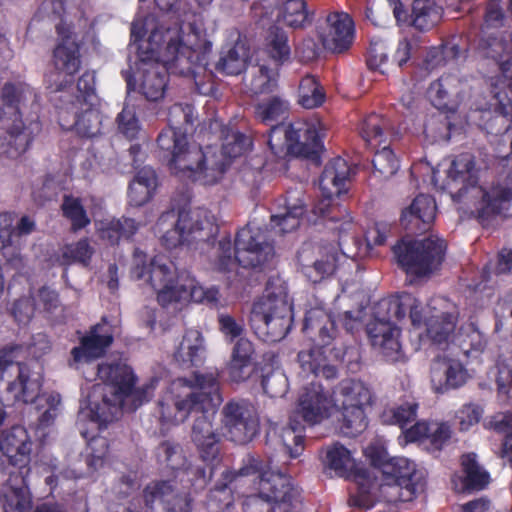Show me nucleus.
Returning <instances> with one entry per match:
<instances>
[{
    "label": "nucleus",
    "mask_w": 512,
    "mask_h": 512,
    "mask_svg": "<svg viewBox=\"0 0 512 512\" xmlns=\"http://www.w3.org/2000/svg\"><path fill=\"white\" fill-rule=\"evenodd\" d=\"M219 268L231 270L236 264L244 268L262 267L274 257V248L266 232L254 223L239 230L235 239L234 257L228 238L218 242Z\"/></svg>",
    "instance_id": "nucleus-14"
},
{
    "label": "nucleus",
    "mask_w": 512,
    "mask_h": 512,
    "mask_svg": "<svg viewBox=\"0 0 512 512\" xmlns=\"http://www.w3.org/2000/svg\"><path fill=\"white\" fill-rule=\"evenodd\" d=\"M442 13V7L438 6L434 0H414L412 23L419 30H428L439 23Z\"/></svg>",
    "instance_id": "nucleus-43"
},
{
    "label": "nucleus",
    "mask_w": 512,
    "mask_h": 512,
    "mask_svg": "<svg viewBox=\"0 0 512 512\" xmlns=\"http://www.w3.org/2000/svg\"><path fill=\"white\" fill-rule=\"evenodd\" d=\"M278 19L292 28L304 27L310 21L305 1L287 0L278 11Z\"/></svg>",
    "instance_id": "nucleus-48"
},
{
    "label": "nucleus",
    "mask_w": 512,
    "mask_h": 512,
    "mask_svg": "<svg viewBox=\"0 0 512 512\" xmlns=\"http://www.w3.org/2000/svg\"><path fill=\"white\" fill-rule=\"evenodd\" d=\"M390 126V122L386 118L373 113L363 119L359 131L367 146L376 149L386 143Z\"/></svg>",
    "instance_id": "nucleus-40"
},
{
    "label": "nucleus",
    "mask_w": 512,
    "mask_h": 512,
    "mask_svg": "<svg viewBox=\"0 0 512 512\" xmlns=\"http://www.w3.org/2000/svg\"><path fill=\"white\" fill-rule=\"evenodd\" d=\"M62 211L64 216L71 221L74 231L82 229L90 223V219L78 198L65 196Z\"/></svg>",
    "instance_id": "nucleus-55"
},
{
    "label": "nucleus",
    "mask_w": 512,
    "mask_h": 512,
    "mask_svg": "<svg viewBox=\"0 0 512 512\" xmlns=\"http://www.w3.org/2000/svg\"><path fill=\"white\" fill-rule=\"evenodd\" d=\"M180 276L181 273L166 257L157 256L148 263L144 253H134L131 277L149 284L156 291L157 300L162 306L173 303Z\"/></svg>",
    "instance_id": "nucleus-17"
},
{
    "label": "nucleus",
    "mask_w": 512,
    "mask_h": 512,
    "mask_svg": "<svg viewBox=\"0 0 512 512\" xmlns=\"http://www.w3.org/2000/svg\"><path fill=\"white\" fill-rule=\"evenodd\" d=\"M471 87L466 80L456 74L441 76L431 83L428 97L438 109L455 111L460 104L470 97Z\"/></svg>",
    "instance_id": "nucleus-25"
},
{
    "label": "nucleus",
    "mask_w": 512,
    "mask_h": 512,
    "mask_svg": "<svg viewBox=\"0 0 512 512\" xmlns=\"http://www.w3.org/2000/svg\"><path fill=\"white\" fill-rule=\"evenodd\" d=\"M335 410L334 397L320 384L311 383L299 394L294 416H300L305 423L315 425L329 418Z\"/></svg>",
    "instance_id": "nucleus-24"
},
{
    "label": "nucleus",
    "mask_w": 512,
    "mask_h": 512,
    "mask_svg": "<svg viewBox=\"0 0 512 512\" xmlns=\"http://www.w3.org/2000/svg\"><path fill=\"white\" fill-rule=\"evenodd\" d=\"M113 336L106 323L94 326L88 335L81 339L80 346L71 351L72 361L70 365L80 369L81 365L88 364L104 355L111 345Z\"/></svg>",
    "instance_id": "nucleus-29"
},
{
    "label": "nucleus",
    "mask_w": 512,
    "mask_h": 512,
    "mask_svg": "<svg viewBox=\"0 0 512 512\" xmlns=\"http://www.w3.org/2000/svg\"><path fill=\"white\" fill-rule=\"evenodd\" d=\"M383 474L390 475V478L416 490L421 491L423 489V472L417 470L416 464L405 457L391 458L384 464Z\"/></svg>",
    "instance_id": "nucleus-35"
},
{
    "label": "nucleus",
    "mask_w": 512,
    "mask_h": 512,
    "mask_svg": "<svg viewBox=\"0 0 512 512\" xmlns=\"http://www.w3.org/2000/svg\"><path fill=\"white\" fill-rule=\"evenodd\" d=\"M431 374L432 381L443 389L460 387L469 377L463 365L454 359L435 361Z\"/></svg>",
    "instance_id": "nucleus-36"
},
{
    "label": "nucleus",
    "mask_w": 512,
    "mask_h": 512,
    "mask_svg": "<svg viewBox=\"0 0 512 512\" xmlns=\"http://www.w3.org/2000/svg\"><path fill=\"white\" fill-rule=\"evenodd\" d=\"M407 311L412 325H424L426 337L436 345L447 344L455 330L458 311L445 298H434L425 307L410 294L383 300L378 304L374 320L367 325V333L372 346L389 361L402 358L397 323L405 318Z\"/></svg>",
    "instance_id": "nucleus-2"
},
{
    "label": "nucleus",
    "mask_w": 512,
    "mask_h": 512,
    "mask_svg": "<svg viewBox=\"0 0 512 512\" xmlns=\"http://www.w3.org/2000/svg\"><path fill=\"white\" fill-rule=\"evenodd\" d=\"M333 397L340 432L349 437L357 436L367 427L366 411L373 403L372 390L362 381L342 380L334 389Z\"/></svg>",
    "instance_id": "nucleus-15"
},
{
    "label": "nucleus",
    "mask_w": 512,
    "mask_h": 512,
    "mask_svg": "<svg viewBox=\"0 0 512 512\" xmlns=\"http://www.w3.org/2000/svg\"><path fill=\"white\" fill-rule=\"evenodd\" d=\"M454 342L467 357L476 358L486 347L484 335L473 323L462 326L454 337Z\"/></svg>",
    "instance_id": "nucleus-42"
},
{
    "label": "nucleus",
    "mask_w": 512,
    "mask_h": 512,
    "mask_svg": "<svg viewBox=\"0 0 512 512\" xmlns=\"http://www.w3.org/2000/svg\"><path fill=\"white\" fill-rule=\"evenodd\" d=\"M504 170L488 186L477 185L479 169L470 154L457 156L447 170L444 188L450 191L460 209L486 224L499 215L512 216V157Z\"/></svg>",
    "instance_id": "nucleus-4"
},
{
    "label": "nucleus",
    "mask_w": 512,
    "mask_h": 512,
    "mask_svg": "<svg viewBox=\"0 0 512 512\" xmlns=\"http://www.w3.org/2000/svg\"><path fill=\"white\" fill-rule=\"evenodd\" d=\"M248 48L242 42H237L227 51H223L216 68L227 75H238L246 66L248 59Z\"/></svg>",
    "instance_id": "nucleus-45"
},
{
    "label": "nucleus",
    "mask_w": 512,
    "mask_h": 512,
    "mask_svg": "<svg viewBox=\"0 0 512 512\" xmlns=\"http://www.w3.org/2000/svg\"><path fill=\"white\" fill-rule=\"evenodd\" d=\"M351 168L343 158H335L326 166L321 175L319 186L323 199L313 208L314 214L320 217H328L334 213L336 207L332 206L333 196H338L346 191V182L349 180Z\"/></svg>",
    "instance_id": "nucleus-23"
},
{
    "label": "nucleus",
    "mask_w": 512,
    "mask_h": 512,
    "mask_svg": "<svg viewBox=\"0 0 512 512\" xmlns=\"http://www.w3.org/2000/svg\"><path fill=\"white\" fill-rule=\"evenodd\" d=\"M74 127L77 133L84 137H94L98 135L101 127L100 112L91 106L86 108L83 113L77 115Z\"/></svg>",
    "instance_id": "nucleus-53"
},
{
    "label": "nucleus",
    "mask_w": 512,
    "mask_h": 512,
    "mask_svg": "<svg viewBox=\"0 0 512 512\" xmlns=\"http://www.w3.org/2000/svg\"><path fill=\"white\" fill-rule=\"evenodd\" d=\"M223 435L237 444L252 441L259 433L256 408L245 400H231L221 410Z\"/></svg>",
    "instance_id": "nucleus-20"
},
{
    "label": "nucleus",
    "mask_w": 512,
    "mask_h": 512,
    "mask_svg": "<svg viewBox=\"0 0 512 512\" xmlns=\"http://www.w3.org/2000/svg\"><path fill=\"white\" fill-rule=\"evenodd\" d=\"M318 33L326 49L340 53L348 49L353 42V21L347 13H331L327 16L325 24L319 28Z\"/></svg>",
    "instance_id": "nucleus-28"
},
{
    "label": "nucleus",
    "mask_w": 512,
    "mask_h": 512,
    "mask_svg": "<svg viewBox=\"0 0 512 512\" xmlns=\"http://www.w3.org/2000/svg\"><path fill=\"white\" fill-rule=\"evenodd\" d=\"M484 426L504 435L501 457L512 466V415L507 412L497 413L487 419Z\"/></svg>",
    "instance_id": "nucleus-46"
},
{
    "label": "nucleus",
    "mask_w": 512,
    "mask_h": 512,
    "mask_svg": "<svg viewBox=\"0 0 512 512\" xmlns=\"http://www.w3.org/2000/svg\"><path fill=\"white\" fill-rule=\"evenodd\" d=\"M98 377L102 383L92 386L79 411V420L90 419L98 427L117 418L121 409L132 411L138 408L150 399L155 388L154 381L133 388V371L124 363L99 365Z\"/></svg>",
    "instance_id": "nucleus-5"
},
{
    "label": "nucleus",
    "mask_w": 512,
    "mask_h": 512,
    "mask_svg": "<svg viewBox=\"0 0 512 512\" xmlns=\"http://www.w3.org/2000/svg\"><path fill=\"white\" fill-rule=\"evenodd\" d=\"M218 382L213 373H195L191 385L173 382L159 402V420L164 429L184 422L192 411H205L220 402Z\"/></svg>",
    "instance_id": "nucleus-7"
},
{
    "label": "nucleus",
    "mask_w": 512,
    "mask_h": 512,
    "mask_svg": "<svg viewBox=\"0 0 512 512\" xmlns=\"http://www.w3.org/2000/svg\"><path fill=\"white\" fill-rule=\"evenodd\" d=\"M57 31L60 41L53 52L56 72L46 78L48 87L53 91L64 89L81 66L79 46L70 29L60 24L57 26Z\"/></svg>",
    "instance_id": "nucleus-21"
},
{
    "label": "nucleus",
    "mask_w": 512,
    "mask_h": 512,
    "mask_svg": "<svg viewBox=\"0 0 512 512\" xmlns=\"http://www.w3.org/2000/svg\"><path fill=\"white\" fill-rule=\"evenodd\" d=\"M218 290L214 287L204 288L188 273L182 272L173 303L193 301L196 303H216Z\"/></svg>",
    "instance_id": "nucleus-34"
},
{
    "label": "nucleus",
    "mask_w": 512,
    "mask_h": 512,
    "mask_svg": "<svg viewBox=\"0 0 512 512\" xmlns=\"http://www.w3.org/2000/svg\"><path fill=\"white\" fill-rule=\"evenodd\" d=\"M294 417L290 419L289 426L284 427L279 435L284 451L291 458H297L303 450L302 427Z\"/></svg>",
    "instance_id": "nucleus-50"
},
{
    "label": "nucleus",
    "mask_w": 512,
    "mask_h": 512,
    "mask_svg": "<svg viewBox=\"0 0 512 512\" xmlns=\"http://www.w3.org/2000/svg\"><path fill=\"white\" fill-rule=\"evenodd\" d=\"M262 387L271 397H282L288 390V379L282 371H273L264 376Z\"/></svg>",
    "instance_id": "nucleus-61"
},
{
    "label": "nucleus",
    "mask_w": 512,
    "mask_h": 512,
    "mask_svg": "<svg viewBox=\"0 0 512 512\" xmlns=\"http://www.w3.org/2000/svg\"><path fill=\"white\" fill-rule=\"evenodd\" d=\"M136 50L133 77L137 90L147 101L159 102L168 87V72L195 76V68L206 65L211 42L197 22L160 24Z\"/></svg>",
    "instance_id": "nucleus-1"
},
{
    "label": "nucleus",
    "mask_w": 512,
    "mask_h": 512,
    "mask_svg": "<svg viewBox=\"0 0 512 512\" xmlns=\"http://www.w3.org/2000/svg\"><path fill=\"white\" fill-rule=\"evenodd\" d=\"M325 461L328 467L338 476H354L356 483L357 475L368 474L357 469V463L353 457V453L339 443H334L327 448Z\"/></svg>",
    "instance_id": "nucleus-37"
},
{
    "label": "nucleus",
    "mask_w": 512,
    "mask_h": 512,
    "mask_svg": "<svg viewBox=\"0 0 512 512\" xmlns=\"http://www.w3.org/2000/svg\"><path fill=\"white\" fill-rule=\"evenodd\" d=\"M4 496L10 509L17 512H28L31 508L32 498L24 478L20 485L7 487Z\"/></svg>",
    "instance_id": "nucleus-52"
},
{
    "label": "nucleus",
    "mask_w": 512,
    "mask_h": 512,
    "mask_svg": "<svg viewBox=\"0 0 512 512\" xmlns=\"http://www.w3.org/2000/svg\"><path fill=\"white\" fill-rule=\"evenodd\" d=\"M286 110V102L278 97H273L268 102L258 104L255 113L259 120L270 124L280 118Z\"/></svg>",
    "instance_id": "nucleus-57"
},
{
    "label": "nucleus",
    "mask_w": 512,
    "mask_h": 512,
    "mask_svg": "<svg viewBox=\"0 0 512 512\" xmlns=\"http://www.w3.org/2000/svg\"><path fill=\"white\" fill-rule=\"evenodd\" d=\"M462 466L466 477L460 486L456 484L455 478L452 480L455 490L460 492L468 488L482 489L488 484L489 475L477 464L475 454L464 455Z\"/></svg>",
    "instance_id": "nucleus-44"
},
{
    "label": "nucleus",
    "mask_w": 512,
    "mask_h": 512,
    "mask_svg": "<svg viewBox=\"0 0 512 512\" xmlns=\"http://www.w3.org/2000/svg\"><path fill=\"white\" fill-rule=\"evenodd\" d=\"M496 384L500 397L506 400L508 391L512 386V352L499 358Z\"/></svg>",
    "instance_id": "nucleus-56"
},
{
    "label": "nucleus",
    "mask_w": 512,
    "mask_h": 512,
    "mask_svg": "<svg viewBox=\"0 0 512 512\" xmlns=\"http://www.w3.org/2000/svg\"><path fill=\"white\" fill-rule=\"evenodd\" d=\"M420 491L404 485L397 480L387 478L386 481H378L370 475H357V493L351 497L352 505L369 509L378 497L384 498L387 502L411 501Z\"/></svg>",
    "instance_id": "nucleus-19"
},
{
    "label": "nucleus",
    "mask_w": 512,
    "mask_h": 512,
    "mask_svg": "<svg viewBox=\"0 0 512 512\" xmlns=\"http://www.w3.org/2000/svg\"><path fill=\"white\" fill-rule=\"evenodd\" d=\"M145 512H153L155 502L163 505L165 512H191L192 499L170 482H152L143 490Z\"/></svg>",
    "instance_id": "nucleus-27"
},
{
    "label": "nucleus",
    "mask_w": 512,
    "mask_h": 512,
    "mask_svg": "<svg viewBox=\"0 0 512 512\" xmlns=\"http://www.w3.org/2000/svg\"><path fill=\"white\" fill-rule=\"evenodd\" d=\"M306 211L305 193L302 189L287 192L282 211L271 216V228L275 234L283 235L296 230Z\"/></svg>",
    "instance_id": "nucleus-30"
},
{
    "label": "nucleus",
    "mask_w": 512,
    "mask_h": 512,
    "mask_svg": "<svg viewBox=\"0 0 512 512\" xmlns=\"http://www.w3.org/2000/svg\"><path fill=\"white\" fill-rule=\"evenodd\" d=\"M3 99L7 110L0 115V154L17 158L24 153L34 136L40 131L38 121L25 124L19 111L20 104L34 102L36 94L24 83L6 84Z\"/></svg>",
    "instance_id": "nucleus-11"
},
{
    "label": "nucleus",
    "mask_w": 512,
    "mask_h": 512,
    "mask_svg": "<svg viewBox=\"0 0 512 512\" xmlns=\"http://www.w3.org/2000/svg\"><path fill=\"white\" fill-rule=\"evenodd\" d=\"M387 63L388 55L386 44L383 41H375L371 43L367 57L368 67L371 70L385 73V67L387 66Z\"/></svg>",
    "instance_id": "nucleus-64"
},
{
    "label": "nucleus",
    "mask_w": 512,
    "mask_h": 512,
    "mask_svg": "<svg viewBox=\"0 0 512 512\" xmlns=\"http://www.w3.org/2000/svg\"><path fill=\"white\" fill-rule=\"evenodd\" d=\"M436 212L435 200L429 195L419 194L409 206L403 209L401 223L410 231H425L434 222Z\"/></svg>",
    "instance_id": "nucleus-31"
},
{
    "label": "nucleus",
    "mask_w": 512,
    "mask_h": 512,
    "mask_svg": "<svg viewBox=\"0 0 512 512\" xmlns=\"http://www.w3.org/2000/svg\"><path fill=\"white\" fill-rule=\"evenodd\" d=\"M118 131L128 139H135L141 131V124L134 105L125 103L116 118Z\"/></svg>",
    "instance_id": "nucleus-51"
},
{
    "label": "nucleus",
    "mask_w": 512,
    "mask_h": 512,
    "mask_svg": "<svg viewBox=\"0 0 512 512\" xmlns=\"http://www.w3.org/2000/svg\"><path fill=\"white\" fill-rule=\"evenodd\" d=\"M6 413L0 401V426L3 424ZM33 443L22 426H13L0 435V452L9 463L20 469L27 468L31 460Z\"/></svg>",
    "instance_id": "nucleus-26"
},
{
    "label": "nucleus",
    "mask_w": 512,
    "mask_h": 512,
    "mask_svg": "<svg viewBox=\"0 0 512 512\" xmlns=\"http://www.w3.org/2000/svg\"><path fill=\"white\" fill-rule=\"evenodd\" d=\"M477 53L483 66L488 68L492 65L494 68L484 75L491 94L487 109L509 115L512 113V32L482 38Z\"/></svg>",
    "instance_id": "nucleus-8"
},
{
    "label": "nucleus",
    "mask_w": 512,
    "mask_h": 512,
    "mask_svg": "<svg viewBox=\"0 0 512 512\" xmlns=\"http://www.w3.org/2000/svg\"><path fill=\"white\" fill-rule=\"evenodd\" d=\"M340 260L335 245L304 244L298 252V263L305 277L317 283L331 275Z\"/></svg>",
    "instance_id": "nucleus-22"
},
{
    "label": "nucleus",
    "mask_w": 512,
    "mask_h": 512,
    "mask_svg": "<svg viewBox=\"0 0 512 512\" xmlns=\"http://www.w3.org/2000/svg\"><path fill=\"white\" fill-rule=\"evenodd\" d=\"M278 67L266 63L265 58H258L257 63L248 67L245 76V86L252 95H262L273 92L277 87Z\"/></svg>",
    "instance_id": "nucleus-33"
},
{
    "label": "nucleus",
    "mask_w": 512,
    "mask_h": 512,
    "mask_svg": "<svg viewBox=\"0 0 512 512\" xmlns=\"http://www.w3.org/2000/svg\"><path fill=\"white\" fill-rule=\"evenodd\" d=\"M158 146L171 155L169 167L182 178L213 185L222 179L232 159L242 155L250 140L237 131H229L221 149L190 144L184 132L172 126L164 129L157 138Z\"/></svg>",
    "instance_id": "nucleus-3"
},
{
    "label": "nucleus",
    "mask_w": 512,
    "mask_h": 512,
    "mask_svg": "<svg viewBox=\"0 0 512 512\" xmlns=\"http://www.w3.org/2000/svg\"><path fill=\"white\" fill-rule=\"evenodd\" d=\"M159 232L164 231L162 243L169 249L181 244L203 249L217 234L213 216L205 209H183L162 214L157 222Z\"/></svg>",
    "instance_id": "nucleus-13"
},
{
    "label": "nucleus",
    "mask_w": 512,
    "mask_h": 512,
    "mask_svg": "<svg viewBox=\"0 0 512 512\" xmlns=\"http://www.w3.org/2000/svg\"><path fill=\"white\" fill-rule=\"evenodd\" d=\"M272 459L263 465L256 457L248 455L242 467L236 471H226L224 478L229 481H242L252 477L258 495L247 497L244 512H293L297 503V491L284 474L272 471Z\"/></svg>",
    "instance_id": "nucleus-6"
},
{
    "label": "nucleus",
    "mask_w": 512,
    "mask_h": 512,
    "mask_svg": "<svg viewBox=\"0 0 512 512\" xmlns=\"http://www.w3.org/2000/svg\"><path fill=\"white\" fill-rule=\"evenodd\" d=\"M91 453L87 458V465L90 472L102 468L107 461L108 442L103 437H92L89 442Z\"/></svg>",
    "instance_id": "nucleus-59"
},
{
    "label": "nucleus",
    "mask_w": 512,
    "mask_h": 512,
    "mask_svg": "<svg viewBox=\"0 0 512 512\" xmlns=\"http://www.w3.org/2000/svg\"><path fill=\"white\" fill-rule=\"evenodd\" d=\"M483 416V409L476 403L462 405L455 414L459 429L468 431L477 425Z\"/></svg>",
    "instance_id": "nucleus-58"
},
{
    "label": "nucleus",
    "mask_w": 512,
    "mask_h": 512,
    "mask_svg": "<svg viewBox=\"0 0 512 512\" xmlns=\"http://www.w3.org/2000/svg\"><path fill=\"white\" fill-rule=\"evenodd\" d=\"M325 99L322 87L313 76L304 77L299 85V104L306 109L320 106Z\"/></svg>",
    "instance_id": "nucleus-49"
},
{
    "label": "nucleus",
    "mask_w": 512,
    "mask_h": 512,
    "mask_svg": "<svg viewBox=\"0 0 512 512\" xmlns=\"http://www.w3.org/2000/svg\"><path fill=\"white\" fill-rule=\"evenodd\" d=\"M261 54L259 58H264L263 56L266 55L270 57L272 64L281 65L290 55L286 34L278 28L271 29L266 38L265 49Z\"/></svg>",
    "instance_id": "nucleus-47"
},
{
    "label": "nucleus",
    "mask_w": 512,
    "mask_h": 512,
    "mask_svg": "<svg viewBox=\"0 0 512 512\" xmlns=\"http://www.w3.org/2000/svg\"><path fill=\"white\" fill-rule=\"evenodd\" d=\"M205 354L203 337L198 330H189L175 352V358L184 365H197Z\"/></svg>",
    "instance_id": "nucleus-41"
},
{
    "label": "nucleus",
    "mask_w": 512,
    "mask_h": 512,
    "mask_svg": "<svg viewBox=\"0 0 512 512\" xmlns=\"http://www.w3.org/2000/svg\"><path fill=\"white\" fill-rule=\"evenodd\" d=\"M93 253L94 250L90 246L89 241L83 239L75 244L67 245L64 249L63 257L73 262L88 265Z\"/></svg>",
    "instance_id": "nucleus-63"
},
{
    "label": "nucleus",
    "mask_w": 512,
    "mask_h": 512,
    "mask_svg": "<svg viewBox=\"0 0 512 512\" xmlns=\"http://www.w3.org/2000/svg\"><path fill=\"white\" fill-rule=\"evenodd\" d=\"M96 230L102 240L113 245L122 238L131 237L137 230V225L130 218H106L96 222Z\"/></svg>",
    "instance_id": "nucleus-39"
},
{
    "label": "nucleus",
    "mask_w": 512,
    "mask_h": 512,
    "mask_svg": "<svg viewBox=\"0 0 512 512\" xmlns=\"http://www.w3.org/2000/svg\"><path fill=\"white\" fill-rule=\"evenodd\" d=\"M22 354L23 349L18 346L3 349L0 352L1 376L8 369H15L18 373L17 379L8 384L7 393L12 396L14 402L29 403L36 400V410L40 413L39 425L50 426L61 413L60 395L57 393L39 395L42 385L41 376L38 372L31 371L27 365L20 363Z\"/></svg>",
    "instance_id": "nucleus-9"
},
{
    "label": "nucleus",
    "mask_w": 512,
    "mask_h": 512,
    "mask_svg": "<svg viewBox=\"0 0 512 512\" xmlns=\"http://www.w3.org/2000/svg\"><path fill=\"white\" fill-rule=\"evenodd\" d=\"M157 187V176L151 167L139 170L129 186V202L133 206L146 204L153 196Z\"/></svg>",
    "instance_id": "nucleus-38"
},
{
    "label": "nucleus",
    "mask_w": 512,
    "mask_h": 512,
    "mask_svg": "<svg viewBox=\"0 0 512 512\" xmlns=\"http://www.w3.org/2000/svg\"><path fill=\"white\" fill-rule=\"evenodd\" d=\"M207 410H205L206 412ZM202 414L193 423L191 439L200 452L204 461H213L219 453L220 434L213 428L210 418Z\"/></svg>",
    "instance_id": "nucleus-32"
},
{
    "label": "nucleus",
    "mask_w": 512,
    "mask_h": 512,
    "mask_svg": "<svg viewBox=\"0 0 512 512\" xmlns=\"http://www.w3.org/2000/svg\"><path fill=\"white\" fill-rule=\"evenodd\" d=\"M452 429L447 422H429L427 441L434 450H440L451 438Z\"/></svg>",
    "instance_id": "nucleus-62"
},
{
    "label": "nucleus",
    "mask_w": 512,
    "mask_h": 512,
    "mask_svg": "<svg viewBox=\"0 0 512 512\" xmlns=\"http://www.w3.org/2000/svg\"><path fill=\"white\" fill-rule=\"evenodd\" d=\"M292 320L287 283L280 276H273L268 280L263 296L253 304L251 326L263 340L276 342L289 332Z\"/></svg>",
    "instance_id": "nucleus-12"
},
{
    "label": "nucleus",
    "mask_w": 512,
    "mask_h": 512,
    "mask_svg": "<svg viewBox=\"0 0 512 512\" xmlns=\"http://www.w3.org/2000/svg\"><path fill=\"white\" fill-rule=\"evenodd\" d=\"M325 130L319 120L272 126L268 144L275 154L285 148L288 153L314 158L323 147L321 140Z\"/></svg>",
    "instance_id": "nucleus-16"
},
{
    "label": "nucleus",
    "mask_w": 512,
    "mask_h": 512,
    "mask_svg": "<svg viewBox=\"0 0 512 512\" xmlns=\"http://www.w3.org/2000/svg\"><path fill=\"white\" fill-rule=\"evenodd\" d=\"M36 309L35 296H24L13 303L11 313L19 324L26 325L33 318Z\"/></svg>",
    "instance_id": "nucleus-60"
},
{
    "label": "nucleus",
    "mask_w": 512,
    "mask_h": 512,
    "mask_svg": "<svg viewBox=\"0 0 512 512\" xmlns=\"http://www.w3.org/2000/svg\"><path fill=\"white\" fill-rule=\"evenodd\" d=\"M376 149L377 150L372 161L374 172L379 173L383 178H389L398 170L399 162L387 145H384L381 149Z\"/></svg>",
    "instance_id": "nucleus-54"
},
{
    "label": "nucleus",
    "mask_w": 512,
    "mask_h": 512,
    "mask_svg": "<svg viewBox=\"0 0 512 512\" xmlns=\"http://www.w3.org/2000/svg\"><path fill=\"white\" fill-rule=\"evenodd\" d=\"M303 330L315 342V346L299 352L302 371L326 379L336 377L337 370L331 362L342 360L344 351L341 348H328L337 335L332 316L322 308H313L306 313Z\"/></svg>",
    "instance_id": "nucleus-10"
},
{
    "label": "nucleus",
    "mask_w": 512,
    "mask_h": 512,
    "mask_svg": "<svg viewBox=\"0 0 512 512\" xmlns=\"http://www.w3.org/2000/svg\"><path fill=\"white\" fill-rule=\"evenodd\" d=\"M446 244L436 235L414 241H401L393 252L398 264L409 274L427 275L444 260Z\"/></svg>",
    "instance_id": "nucleus-18"
}]
</instances>
